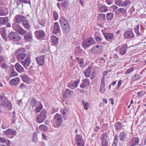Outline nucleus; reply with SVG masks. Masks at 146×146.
<instances>
[{
  "instance_id": "0eeeda50",
  "label": "nucleus",
  "mask_w": 146,
  "mask_h": 146,
  "mask_svg": "<svg viewBox=\"0 0 146 146\" xmlns=\"http://www.w3.org/2000/svg\"><path fill=\"white\" fill-rule=\"evenodd\" d=\"M5 134L9 137L12 138L14 137L17 134V131L13 129H9L4 132Z\"/></svg>"
},
{
  "instance_id": "603ef678",
  "label": "nucleus",
  "mask_w": 146,
  "mask_h": 146,
  "mask_svg": "<svg viewBox=\"0 0 146 146\" xmlns=\"http://www.w3.org/2000/svg\"><path fill=\"white\" fill-rule=\"evenodd\" d=\"M10 76L11 77H14L17 75V73L14 70H12L10 74Z\"/></svg>"
},
{
  "instance_id": "f257e3e1",
  "label": "nucleus",
  "mask_w": 146,
  "mask_h": 146,
  "mask_svg": "<svg viewBox=\"0 0 146 146\" xmlns=\"http://www.w3.org/2000/svg\"><path fill=\"white\" fill-rule=\"evenodd\" d=\"M59 23L63 31L66 33H68L70 30V27L64 17H61L60 18Z\"/></svg>"
},
{
  "instance_id": "20e7f679",
  "label": "nucleus",
  "mask_w": 146,
  "mask_h": 146,
  "mask_svg": "<svg viewBox=\"0 0 146 146\" xmlns=\"http://www.w3.org/2000/svg\"><path fill=\"white\" fill-rule=\"evenodd\" d=\"M47 113L46 110H42L39 115L36 118L37 122L39 123L42 122L46 118Z\"/></svg>"
},
{
  "instance_id": "c03bdc74",
  "label": "nucleus",
  "mask_w": 146,
  "mask_h": 146,
  "mask_svg": "<svg viewBox=\"0 0 146 146\" xmlns=\"http://www.w3.org/2000/svg\"><path fill=\"white\" fill-rule=\"evenodd\" d=\"M99 19L101 21H104L106 20L105 15L104 14L101 13L99 14L98 16Z\"/></svg>"
},
{
  "instance_id": "de8ad7c7",
  "label": "nucleus",
  "mask_w": 146,
  "mask_h": 146,
  "mask_svg": "<svg viewBox=\"0 0 146 146\" xmlns=\"http://www.w3.org/2000/svg\"><path fill=\"white\" fill-rule=\"evenodd\" d=\"M12 117L11 123L13 124H14L15 123L16 115L15 111H14L12 113Z\"/></svg>"
},
{
  "instance_id": "473e14b6",
  "label": "nucleus",
  "mask_w": 146,
  "mask_h": 146,
  "mask_svg": "<svg viewBox=\"0 0 146 146\" xmlns=\"http://www.w3.org/2000/svg\"><path fill=\"white\" fill-rule=\"evenodd\" d=\"M108 132H106L101 135L100 138L102 141L107 140L106 139L108 137Z\"/></svg>"
},
{
  "instance_id": "412c9836",
  "label": "nucleus",
  "mask_w": 146,
  "mask_h": 146,
  "mask_svg": "<svg viewBox=\"0 0 146 146\" xmlns=\"http://www.w3.org/2000/svg\"><path fill=\"white\" fill-rule=\"evenodd\" d=\"M90 82L88 79L86 78L83 80V82L80 85V87L84 88L86 86H88L90 84Z\"/></svg>"
},
{
  "instance_id": "8fccbe9b",
  "label": "nucleus",
  "mask_w": 146,
  "mask_h": 146,
  "mask_svg": "<svg viewBox=\"0 0 146 146\" xmlns=\"http://www.w3.org/2000/svg\"><path fill=\"white\" fill-rule=\"evenodd\" d=\"M42 108V105H39L38 107H36L35 110V112L36 113L39 112L40 111Z\"/></svg>"
},
{
  "instance_id": "f704fd0d",
  "label": "nucleus",
  "mask_w": 146,
  "mask_h": 146,
  "mask_svg": "<svg viewBox=\"0 0 146 146\" xmlns=\"http://www.w3.org/2000/svg\"><path fill=\"white\" fill-rule=\"evenodd\" d=\"M22 24L24 28L27 30H29L30 29V26L28 21L26 19L23 22H22Z\"/></svg>"
},
{
  "instance_id": "6e6552de",
  "label": "nucleus",
  "mask_w": 146,
  "mask_h": 146,
  "mask_svg": "<svg viewBox=\"0 0 146 146\" xmlns=\"http://www.w3.org/2000/svg\"><path fill=\"white\" fill-rule=\"evenodd\" d=\"M76 144L77 146H84V142L81 135H76L75 138Z\"/></svg>"
},
{
  "instance_id": "2eb2a0df",
  "label": "nucleus",
  "mask_w": 146,
  "mask_h": 146,
  "mask_svg": "<svg viewBox=\"0 0 146 146\" xmlns=\"http://www.w3.org/2000/svg\"><path fill=\"white\" fill-rule=\"evenodd\" d=\"M31 60L30 58L27 56L25 60L21 62V63L26 68V69H27V67L29 66L31 64Z\"/></svg>"
},
{
  "instance_id": "3c124183",
  "label": "nucleus",
  "mask_w": 146,
  "mask_h": 146,
  "mask_svg": "<svg viewBox=\"0 0 146 146\" xmlns=\"http://www.w3.org/2000/svg\"><path fill=\"white\" fill-rule=\"evenodd\" d=\"M6 13L2 7H0V16H5Z\"/></svg>"
},
{
  "instance_id": "a211bd4d",
  "label": "nucleus",
  "mask_w": 146,
  "mask_h": 146,
  "mask_svg": "<svg viewBox=\"0 0 146 146\" xmlns=\"http://www.w3.org/2000/svg\"><path fill=\"white\" fill-rule=\"evenodd\" d=\"M74 94V93L73 91L68 89L65 90L63 95V97L65 98H69L71 96L73 95Z\"/></svg>"
},
{
  "instance_id": "e2e57ef3",
  "label": "nucleus",
  "mask_w": 146,
  "mask_h": 146,
  "mask_svg": "<svg viewBox=\"0 0 146 146\" xmlns=\"http://www.w3.org/2000/svg\"><path fill=\"white\" fill-rule=\"evenodd\" d=\"M53 16L54 17V20L55 21H56L58 19V15L57 13H54Z\"/></svg>"
},
{
  "instance_id": "e433bc0d",
  "label": "nucleus",
  "mask_w": 146,
  "mask_h": 146,
  "mask_svg": "<svg viewBox=\"0 0 146 146\" xmlns=\"http://www.w3.org/2000/svg\"><path fill=\"white\" fill-rule=\"evenodd\" d=\"M20 76L23 82L27 83L29 82V78L27 75H25Z\"/></svg>"
},
{
  "instance_id": "5701e85b",
  "label": "nucleus",
  "mask_w": 146,
  "mask_h": 146,
  "mask_svg": "<svg viewBox=\"0 0 146 146\" xmlns=\"http://www.w3.org/2000/svg\"><path fill=\"white\" fill-rule=\"evenodd\" d=\"M139 142V139L138 137H134L131 139L130 142L131 146H134L138 145Z\"/></svg>"
},
{
  "instance_id": "6ab92c4d",
  "label": "nucleus",
  "mask_w": 146,
  "mask_h": 146,
  "mask_svg": "<svg viewBox=\"0 0 146 146\" xmlns=\"http://www.w3.org/2000/svg\"><path fill=\"white\" fill-rule=\"evenodd\" d=\"M79 82V80H77L73 83L69 84L68 86L70 89L73 90L77 87Z\"/></svg>"
},
{
  "instance_id": "bb28decb",
  "label": "nucleus",
  "mask_w": 146,
  "mask_h": 146,
  "mask_svg": "<svg viewBox=\"0 0 146 146\" xmlns=\"http://www.w3.org/2000/svg\"><path fill=\"white\" fill-rule=\"evenodd\" d=\"M92 67L90 66L87 69V70L84 72L85 76L87 77H89L92 73Z\"/></svg>"
},
{
  "instance_id": "69168bd1",
  "label": "nucleus",
  "mask_w": 146,
  "mask_h": 146,
  "mask_svg": "<svg viewBox=\"0 0 146 146\" xmlns=\"http://www.w3.org/2000/svg\"><path fill=\"white\" fill-rule=\"evenodd\" d=\"M96 76V74L93 71L92 72V73H91V75L90 76V78L91 79H93Z\"/></svg>"
},
{
  "instance_id": "5fc2aeb1",
  "label": "nucleus",
  "mask_w": 146,
  "mask_h": 146,
  "mask_svg": "<svg viewBox=\"0 0 146 146\" xmlns=\"http://www.w3.org/2000/svg\"><path fill=\"white\" fill-rule=\"evenodd\" d=\"M134 70V68L132 67L129 69L125 72V74H127L130 73Z\"/></svg>"
},
{
  "instance_id": "f03ea898",
  "label": "nucleus",
  "mask_w": 146,
  "mask_h": 146,
  "mask_svg": "<svg viewBox=\"0 0 146 146\" xmlns=\"http://www.w3.org/2000/svg\"><path fill=\"white\" fill-rule=\"evenodd\" d=\"M96 44V41L94 38L92 37H89L84 40L82 44V46L85 50L86 48H88L91 45Z\"/></svg>"
},
{
  "instance_id": "9d476101",
  "label": "nucleus",
  "mask_w": 146,
  "mask_h": 146,
  "mask_svg": "<svg viewBox=\"0 0 146 146\" xmlns=\"http://www.w3.org/2000/svg\"><path fill=\"white\" fill-rule=\"evenodd\" d=\"M35 35L37 39L42 38L45 36L44 31L42 30H38L35 32Z\"/></svg>"
},
{
  "instance_id": "680f3d73",
  "label": "nucleus",
  "mask_w": 146,
  "mask_h": 146,
  "mask_svg": "<svg viewBox=\"0 0 146 146\" xmlns=\"http://www.w3.org/2000/svg\"><path fill=\"white\" fill-rule=\"evenodd\" d=\"M113 9V12L115 11L118 8V7L115 5H113L111 7Z\"/></svg>"
},
{
  "instance_id": "58836bf2",
  "label": "nucleus",
  "mask_w": 146,
  "mask_h": 146,
  "mask_svg": "<svg viewBox=\"0 0 146 146\" xmlns=\"http://www.w3.org/2000/svg\"><path fill=\"white\" fill-rule=\"evenodd\" d=\"M127 47L126 46L122 47L120 49V52L121 55H124L126 53Z\"/></svg>"
},
{
  "instance_id": "39448f33",
  "label": "nucleus",
  "mask_w": 146,
  "mask_h": 146,
  "mask_svg": "<svg viewBox=\"0 0 146 146\" xmlns=\"http://www.w3.org/2000/svg\"><path fill=\"white\" fill-rule=\"evenodd\" d=\"M9 38L14 41L18 42L21 40V37L18 33L16 32H12L8 35Z\"/></svg>"
},
{
  "instance_id": "a19ab883",
  "label": "nucleus",
  "mask_w": 146,
  "mask_h": 146,
  "mask_svg": "<svg viewBox=\"0 0 146 146\" xmlns=\"http://www.w3.org/2000/svg\"><path fill=\"white\" fill-rule=\"evenodd\" d=\"M69 111V110L68 108H65L64 109L61 108L60 110L61 113L65 116L66 115L67 113Z\"/></svg>"
},
{
  "instance_id": "bf43d9fd",
  "label": "nucleus",
  "mask_w": 146,
  "mask_h": 146,
  "mask_svg": "<svg viewBox=\"0 0 146 146\" xmlns=\"http://www.w3.org/2000/svg\"><path fill=\"white\" fill-rule=\"evenodd\" d=\"M7 108L9 110L12 109V105L11 104L9 103V102L7 103V104L6 106Z\"/></svg>"
},
{
  "instance_id": "393cba45",
  "label": "nucleus",
  "mask_w": 146,
  "mask_h": 146,
  "mask_svg": "<svg viewBox=\"0 0 146 146\" xmlns=\"http://www.w3.org/2000/svg\"><path fill=\"white\" fill-rule=\"evenodd\" d=\"M16 70L19 73H22L24 72V68L19 63H17L15 65Z\"/></svg>"
},
{
  "instance_id": "f8f14e48",
  "label": "nucleus",
  "mask_w": 146,
  "mask_h": 146,
  "mask_svg": "<svg viewBox=\"0 0 146 146\" xmlns=\"http://www.w3.org/2000/svg\"><path fill=\"white\" fill-rule=\"evenodd\" d=\"M123 36L126 39L131 38L135 36L133 31H127L125 32Z\"/></svg>"
},
{
  "instance_id": "a878e982",
  "label": "nucleus",
  "mask_w": 146,
  "mask_h": 146,
  "mask_svg": "<svg viewBox=\"0 0 146 146\" xmlns=\"http://www.w3.org/2000/svg\"><path fill=\"white\" fill-rule=\"evenodd\" d=\"M19 81L20 79L18 77H16L11 80L10 81V83L12 86H15L18 84Z\"/></svg>"
},
{
  "instance_id": "a18cd8bd",
  "label": "nucleus",
  "mask_w": 146,
  "mask_h": 146,
  "mask_svg": "<svg viewBox=\"0 0 146 146\" xmlns=\"http://www.w3.org/2000/svg\"><path fill=\"white\" fill-rule=\"evenodd\" d=\"M82 102L83 104L85 110H87L89 108V105L88 102H86L84 100H82Z\"/></svg>"
},
{
  "instance_id": "4c0bfd02",
  "label": "nucleus",
  "mask_w": 146,
  "mask_h": 146,
  "mask_svg": "<svg viewBox=\"0 0 146 146\" xmlns=\"http://www.w3.org/2000/svg\"><path fill=\"white\" fill-rule=\"evenodd\" d=\"M58 38L57 37L54 36H52L51 37V40L52 42L54 44H57L58 42Z\"/></svg>"
},
{
  "instance_id": "c85d7f7f",
  "label": "nucleus",
  "mask_w": 146,
  "mask_h": 146,
  "mask_svg": "<svg viewBox=\"0 0 146 146\" xmlns=\"http://www.w3.org/2000/svg\"><path fill=\"white\" fill-rule=\"evenodd\" d=\"M99 10L101 13L106 12L108 10V7L106 6L102 5L99 7Z\"/></svg>"
},
{
  "instance_id": "052dcab7",
  "label": "nucleus",
  "mask_w": 146,
  "mask_h": 146,
  "mask_svg": "<svg viewBox=\"0 0 146 146\" xmlns=\"http://www.w3.org/2000/svg\"><path fill=\"white\" fill-rule=\"evenodd\" d=\"M78 63L80 64V66L81 67H83V64L84 63V60L83 59H80L79 60V61H78Z\"/></svg>"
},
{
  "instance_id": "2f4dec72",
  "label": "nucleus",
  "mask_w": 146,
  "mask_h": 146,
  "mask_svg": "<svg viewBox=\"0 0 146 146\" xmlns=\"http://www.w3.org/2000/svg\"><path fill=\"white\" fill-rule=\"evenodd\" d=\"M126 134L123 132H122L120 133L119 137V140L121 141H124L126 139Z\"/></svg>"
},
{
  "instance_id": "9b49d317",
  "label": "nucleus",
  "mask_w": 146,
  "mask_h": 146,
  "mask_svg": "<svg viewBox=\"0 0 146 146\" xmlns=\"http://www.w3.org/2000/svg\"><path fill=\"white\" fill-rule=\"evenodd\" d=\"M44 55H42L36 58V59L39 66H42L44 63Z\"/></svg>"
},
{
  "instance_id": "4be33fe9",
  "label": "nucleus",
  "mask_w": 146,
  "mask_h": 146,
  "mask_svg": "<svg viewBox=\"0 0 146 146\" xmlns=\"http://www.w3.org/2000/svg\"><path fill=\"white\" fill-rule=\"evenodd\" d=\"M105 81L104 77L102 78L101 81V84L100 88V91L102 93H104L105 92Z\"/></svg>"
},
{
  "instance_id": "dca6fc26",
  "label": "nucleus",
  "mask_w": 146,
  "mask_h": 146,
  "mask_svg": "<svg viewBox=\"0 0 146 146\" xmlns=\"http://www.w3.org/2000/svg\"><path fill=\"white\" fill-rule=\"evenodd\" d=\"M60 32V26L58 22H55L54 24V26L52 31V33L55 34L57 35V33Z\"/></svg>"
},
{
  "instance_id": "cd10ccee",
  "label": "nucleus",
  "mask_w": 146,
  "mask_h": 146,
  "mask_svg": "<svg viewBox=\"0 0 146 146\" xmlns=\"http://www.w3.org/2000/svg\"><path fill=\"white\" fill-rule=\"evenodd\" d=\"M126 13V10L124 8H119L115 12V14L116 15L119 14L120 13H122L123 14H125Z\"/></svg>"
},
{
  "instance_id": "423d86ee",
  "label": "nucleus",
  "mask_w": 146,
  "mask_h": 146,
  "mask_svg": "<svg viewBox=\"0 0 146 146\" xmlns=\"http://www.w3.org/2000/svg\"><path fill=\"white\" fill-rule=\"evenodd\" d=\"M12 27L15 31L21 35H23L27 33L26 31L24 30L19 25L17 24L14 23Z\"/></svg>"
},
{
  "instance_id": "7ed1b4c3",
  "label": "nucleus",
  "mask_w": 146,
  "mask_h": 146,
  "mask_svg": "<svg viewBox=\"0 0 146 146\" xmlns=\"http://www.w3.org/2000/svg\"><path fill=\"white\" fill-rule=\"evenodd\" d=\"M25 49L24 48H20L17 51L16 53V54H19L17 56L18 61L20 62L24 59L27 56L26 53H22V52L25 51Z\"/></svg>"
},
{
  "instance_id": "09e8293b",
  "label": "nucleus",
  "mask_w": 146,
  "mask_h": 146,
  "mask_svg": "<svg viewBox=\"0 0 146 146\" xmlns=\"http://www.w3.org/2000/svg\"><path fill=\"white\" fill-rule=\"evenodd\" d=\"M75 50V52L78 54L81 53L82 52V50L81 49L80 46H78L76 47Z\"/></svg>"
},
{
  "instance_id": "aec40b11",
  "label": "nucleus",
  "mask_w": 146,
  "mask_h": 146,
  "mask_svg": "<svg viewBox=\"0 0 146 146\" xmlns=\"http://www.w3.org/2000/svg\"><path fill=\"white\" fill-rule=\"evenodd\" d=\"M103 34L107 40L110 41V40H112L114 38L113 35L112 33H103Z\"/></svg>"
},
{
  "instance_id": "f3484780",
  "label": "nucleus",
  "mask_w": 146,
  "mask_h": 146,
  "mask_svg": "<svg viewBox=\"0 0 146 146\" xmlns=\"http://www.w3.org/2000/svg\"><path fill=\"white\" fill-rule=\"evenodd\" d=\"M0 102H1L0 105L3 107L6 106L9 102L5 97L0 96Z\"/></svg>"
},
{
  "instance_id": "4d7b16f0",
  "label": "nucleus",
  "mask_w": 146,
  "mask_h": 146,
  "mask_svg": "<svg viewBox=\"0 0 146 146\" xmlns=\"http://www.w3.org/2000/svg\"><path fill=\"white\" fill-rule=\"evenodd\" d=\"M101 145L102 146H108V142L107 140L102 141Z\"/></svg>"
},
{
  "instance_id": "79ce46f5",
  "label": "nucleus",
  "mask_w": 146,
  "mask_h": 146,
  "mask_svg": "<svg viewBox=\"0 0 146 146\" xmlns=\"http://www.w3.org/2000/svg\"><path fill=\"white\" fill-rule=\"evenodd\" d=\"M39 128L42 131H47L48 130V127L44 125H40Z\"/></svg>"
},
{
  "instance_id": "1a4fd4ad",
  "label": "nucleus",
  "mask_w": 146,
  "mask_h": 146,
  "mask_svg": "<svg viewBox=\"0 0 146 146\" xmlns=\"http://www.w3.org/2000/svg\"><path fill=\"white\" fill-rule=\"evenodd\" d=\"M102 46L101 45H96L94 46L91 49V52L96 54H98L102 52V50L101 49Z\"/></svg>"
},
{
  "instance_id": "13d9d810",
  "label": "nucleus",
  "mask_w": 146,
  "mask_h": 146,
  "mask_svg": "<svg viewBox=\"0 0 146 146\" xmlns=\"http://www.w3.org/2000/svg\"><path fill=\"white\" fill-rule=\"evenodd\" d=\"M8 67V65L5 63H3L1 66V68L4 69H7Z\"/></svg>"
},
{
  "instance_id": "ddd939ff",
  "label": "nucleus",
  "mask_w": 146,
  "mask_h": 146,
  "mask_svg": "<svg viewBox=\"0 0 146 146\" xmlns=\"http://www.w3.org/2000/svg\"><path fill=\"white\" fill-rule=\"evenodd\" d=\"M54 118L56 120L58 127L60 126L62 123V118L61 115L56 114L54 116Z\"/></svg>"
},
{
  "instance_id": "338daca9",
  "label": "nucleus",
  "mask_w": 146,
  "mask_h": 146,
  "mask_svg": "<svg viewBox=\"0 0 146 146\" xmlns=\"http://www.w3.org/2000/svg\"><path fill=\"white\" fill-rule=\"evenodd\" d=\"M134 77L136 80H138L140 78L141 76L139 75L138 74H135V75Z\"/></svg>"
},
{
  "instance_id": "49530a36",
  "label": "nucleus",
  "mask_w": 146,
  "mask_h": 146,
  "mask_svg": "<svg viewBox=\"0 0 146 146\" xmlns=\"http://www.w3.org/2000/svg\"><path fill=\"white\" fill-rule=\"evenodd\" d=\"M115 4L119 7H123V1L121 0H117L115 2Z\"/></svg>"
},
{
  "instance_id": "72a5a7b5",
  "label": "nucleus",
  "mask_w": 146,
  "mask_h": 146,
  "mask_svg": "<svg viewBox=\"0 0 146 146\" xmlns=\"http://www.w3.org/2000/svg\"><path fill=\"white\" fill-rule=\"evenodd\" d=\"M8 18L7 17H0V24L3 25L8 21Z\"/></svg>"
},
{
  "instance_id": "7c9ffc66",
  "label": "nucleus",
  "mask_w": 146,
  "mask_h": 146,
  "mask_svg": "<svg viewBox=\"0 0 146 146\" xmlns=\"http://www.w3.org/2000/svg\"><path fill=\"white\" fill-rule=\"evenodd\" d=\"M30 104L33 107H35L38 105V102L36 101L35 99H32L30 102Z\"/></svg>"
},
{
  "instance_id": "0e129e2a",
  "label": "nucleus",
  "mask_w": 146,
  "mask_h": 146,
  "mask_svg": "<svg viewBox=\"0 0 146 146\" xmlns=\"http://www.w3.org/2000/svg\"><path fill=\"white\" fill-rule=\"evenodd\" d=\"M6 141V140L5 138L0 137V142L2 143H4Z\"/></svg>"
},
{
  "instance_id": "37998d69",
  "label": "nucleus",
  "mask_w": 146,
  "mask_h": 146,
  "mask_svg": "<svg viewBox=\"0 0 146 146\" xmlns=\"http://www.w3.org/2000/svg\"><path fill=\"white\" fill-rule=\"evenodd\" d=\"M113 14L112 13H108L106 16V19L108 21L111 20L113 17Z\"/></svg>"
},
{
  "instance_id": "ea45409f",
  "label": "nucleus",
  "mask_w": 146,
  "mask_h": 146,
  "mask_svg": "<svg viewBox=\"0 0 146 146\" xmlns=\"http://www.w3.org/2000/svg\"><path fill=\"white\" fill-rule=\"evenodd\" d=\"M69 4V2L67 0H65L64 1L62 2L61 3V5L62 6L66 9L68 8Z\"/></svg>"
},
{
  "instance_id": "c756f323",
  "label": "nucleus",
  "mask_w": 146,
  "mask_h": 146,
  "mask_svg": "<svg viewBox=\"0 0 146 146\" xmlns=\"http://www.w3.org/2000/svg\"><path fill=\"white\" fill-rule=\"evenodd\" d=\"M5 29L4 28L0 29V33L2 37L6 40L7 35L5 33Z\"/></svg>"
},
{
  "instance_id": "b1692460",
  "label": "nucleus",
  "mask_w": 146,
  "mask_h": 146,
  "mask_svg": "<svg viewBox=\"0 0 146 146\" xmlns=\"http://www.w3.org/2000/svg\"><path fill=\"white\" fill-rule=\"evenodd\" d=\"M15 22L18 23L23 22L26 20L25 17L22 16H17L15 17Z\"/></svg>"
},
{
  "instance_id": "4468645a",
  "label": "nucleus",
  "mask_w": 146,
  "mask_h": 146,
  "mask_svg": "<svg viewBox=\"0 0 146 146\" xmlns=\"http://www.w3.org/2000/svg\"><path fill=\"white\" fill-rule=\"evenodd\" d=\"M25 34L24 39L25 42H29L33 40V35L31 33L28 32Z\"/></svg>"
},
{
  "instance_id": "6e6d98bb",
  "label": "nucleus",
  "mask_w": 146,
  "mask_h": 146,
  "mask_svg": "<svg viewBox=\"0 0 146 146\" xmlns=\"http://www.w3.org/2000/svg\"><path fill=\"white\" fill-rule=\"evenodd\" d=\"M27 86L25 84L23 83H21L20 85L19 88L20 89L23 90L24 89L26 88Z\"/></svg>"
},
{
  "instance_id": "774afa93",
  "label": "nucleus",
  "mask_w": 146,
  "mask_h": 146,
  "mask_svg": "<svg viewBox=\"0 0 146 146\" xmlns=\"http://www.w3.org/2000/svg\"><path fill=\"white\" fill-rule=\"evenodd\" d=\"M138 96L139 97H141L144 94V92L143 91L138 92Z\"/></svg>"
},
{
  "instance_id": "864d4df0",
  "label": "nucleus",
  "mask_w": 146,
  "mask_h": 146,
  "mask_svg": "<svg viewBox=\"0 0 146 146\" xmlns=\"http://www.w3.org/2000/svg\"><path fill=\"white\" fill-rule=\"evenodd\" d=\"M131 1L129 0H125L124 2L123 1V7L126 6L129 4Z\"/></svg>"
},
{
  "instance_id": "c9c22d12",
  "label": "nucleus",
  "mask_w": 146,
  "mask_h": 146,
  "mask_svg": "<svg viewBox=\"0 0 146 146\" xmlns=\"http://www.w3.org/2000/svg\"><path fill=\"white\" fill-rule=\"evenodd\" d=\"M121 123L120 122H117L114 125V126L116 130L117 131H119L122 127Z\"/></svg>"
}]
</instances>
